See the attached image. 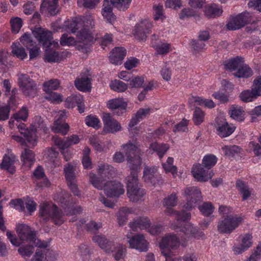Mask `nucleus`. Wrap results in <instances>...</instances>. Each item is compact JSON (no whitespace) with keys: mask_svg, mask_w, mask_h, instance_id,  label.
Returning a JSON list of instances; mask_svg holds the SVG:
<instances>
[{"mask_svg":"<svg viewBox=\"0 0 261 261\" xmlns=\"http://www.w3.org/2000/svg\"><path fill=\"white\" fill-rule=\"evenodd\" d=\"M94 25V17L88 14L82 18L65 21L62 28L66 31L76 34L80 42L84 45H89L93 42L94 39L89 30Z\"/></svg>","mask_w":261,"mask_h":261,"instance_id":"1","label":"nucleus"},{"mask_svg":"<svg viewBox=\"0 0 261 261\" xmlns=\"http://www.w3.org/2000/svg\"><path fill=\"white\" fill-rule=\"evenodd\" d=\"M217 158L213 154H208L204 156L202 164L194 165L192 168V173L194 177L198 181L205 182L211 179L214 175L212 170H209L215 165Z\"/></svg>","mask_w":261,"mask_h":261,"instance_id":"2","label":"nucleus"},{"mask_svg":"<svg viewBox=\"0 0 261 261\" xmlns=\"http://www.w3.org/2000/svg\"><path fill=\"white\" fill-rule=\"evenodd\" d=\"M91 184L98 190H103L105 194L110 197H118L124 194L125 190L123 185L118 181H109L103 183L94 173L89 174Z\"/></svg>","mask_w":261,"mask_h":261,"instance_id":"3","label":"nucleus"},{"mask_svg":"<svg viewBox=\"0 0 261 261\" xmlns=\"http://www.w3.org/2000/svg\"><path fill=\"white\" fill-rule=\"evenodd\" d=\"M16 125L20 134L23 135L29 143L33 146L36 144L37 134L41 132L46 133L47 130L46 125L39 116L34 117L33 123L29 129L25 128V125L24 123L16 124Z\"/></svg>","mask_w":261,"mask_h":261,"instance_id":"4","label":"nucleus"},{"mask_svg":"<svg viewBox=\"0 0 261 261\" xmlns=\"http://www.w3.org/2000/svg\"><path fill=\"white\" fill-rule=\"evenodd\" d=\"M92 240L107 253H112L116 260L124 258L126 251L125 245L110 241L101 235L94 236Z\"/></svg>","mask_w":261,"mask_h":261,"instance_id":"5","label":"nucleus"},{"mask_svg":"<svg viewBox=\"0 0 261 261\" xmlns=\"http://www.w3.org/2000/svg\"><path fill=\"white\" fill-rule=\"evenodd\" d=\"M121 148L126 155L130 170L139 172L142 164L141 155L142 152L139 148L136 141H129L127 143L123 144Z\"/></svg>","mask_w":261,"mask_h":261,"instance_id":"6","label":"nucleus"},{"mask_svg":"<svg viewBox=\"0 0 261 261\" xmlns=\"http://www.w3.org/2000/svg\"><path fill=\"white\" fill-rule=\"evenodd\" d=\"M40 221L45 222L51 219L56 225H61L64 222L62 213L58 210L57 206L52 203L43 202L39 206Z\"/></svg>","mask_w":261,"mask_h":261,"instance_id":"7","label":"nucleus"},{"mask_svg":"<svg viewBox=\"0 0 261 261\" xmlns=\"http://www.w3.org/2000/svg\"><path fill=\"white\" fill-rule=\"evenodd\" d=\"M16 231L20 240L22 242H29L32 243L35 246L40 248H46L47 247L46 242L37 239L35 233L31 229L29 226L25 224L18 225Z\"/></svg>","mask_w":261,"mask_h":261,"instance_id":"8","label":"nucleus"},{"mask_svg":"<svg viewBox=\"0 0 261 261\" xmlns=\"http://www.w3.org/2000/svg\"><path fill=\"white\" fill-rule=\"evenodd\" d=\"M182 195L186 197V203L183 208L191 211L202 201V196L199 189L196 187H189L185 189Z\"/></svg>","mask_w":261,"mask_h":261,"instance_id":"9","label":"nucleus"},{"mask_svg":"<svg viewBox=\"0 0 261 261\" xmlns=\"http://www.w3.org/2000/svg\"><path fill=\"white\" fill-rule=\"evenodd\" d=\"M242 221V219L241 217L227 216L218 223V230L222 233H230L239 225Z\"/></svg>","mask_w":261,"mask_h":261,"instance_id":"10","label":"nucleus"},{"mask_svg":"<svg viewBox=\"0 0 261 261\" xmlns=\"http://www.w3.org/2000/svg\"><path fill=\"white\" fill-rule=\"evenodd\" d=\"M32 33L39 43L42 44L44 47H48L52 44L55 47L58 46L57 42L51 43L52 33L45 29L41 27L35 28Z\"/></svg>","mask_w":261,"mask_h":261,"instance_id":"11","label":"nucleus"},{"mask_svg":"<svg viewBox=\"0 0 261 261\" xmlns=\"http://www.w3.org/2000/svg\"><path fill=\"white\" fill-rule=\"evenodd\" d=\"M250 21V14L247 11H245L234 17H232L230 21L226 24V27L228 30H236L243 28Z\"/></svg>","mask_w":261,"mask_h":261,"instance_id":"12","label":"nucleus"},{"mask_svg":"<svg viewBox=\"0 0 261 261\" xmlns=\"http://www.w3.org/2000/svg\"><path fill=\"white\" fill-rule=\"evenodd\" d=\"M126 237L130 248L136 249L140 252H146L148 250L149 243L143 234H136L130 237L127 234Z\"/></svg>","mask_w":261,"mask_h":261,"instance_id":"13","label":"nucleus"},{"mask_svg":"<svg viewBox=\"0 0 261 261\" xmlns=\"http://www.w3.org/2000/svg\"><path fill=\"white\" fill-rule=\"evenodd\" d=\"M152 24L148 19L141 20L138 23L134 30L135 38L140 40H145L152 28Z\"/></svg>","mask_w":261,"mask_h":261,"instance_id":"14","label":"nucleus"},{"mask_svg":"<svg viewBox=\"0 0 261 261\" xmlns=\"http://www.w3.org/2000/svg\"><path fill=\"white\" fill-rule=\"evenodd\" d=\"M18 84L22 92L26 95H33L35 93L36 86L34 81L26 74H20Z\"/></svg>","mask_w":261,"mask_h":261,"instance_id":"15","label":"nucleus"},{"mask_svg":"<svg viewBox=\"0 0 261 261\" xmlns=\"http://www.w3.org/2000/svg\"><path fill=\"white\" fill-rule=\"evenodd\" d=\"M103 130L107 133H115L121 130L119 122L114 119L109 114L104 113L102 116Z\"/></svg>","mask_w":261,"mask_h":261,"instance_id":"16","label":"nucleus"},{"mask_svg":"<svg viewBox=\"0 0 261 261\" xmlns=\"http://www.w3.org/2000/svg\"><path fill=\"white\" fill-rule=\"evenodd\" d=\"M53 140L56 146L61 150H64L72 145L78 144L80 141V139L77 135H72L68 137L65 140L62 139L57 136H55L53 137Z\"/></svg>","mask_w":261,"mask_h":261,"instance_id":"17","label":"nucleus"},{"mask_svg":"<svg viewBox=\"0 0 261 261\" xmlns=\"http://www.w3.org/2000/svg\"><path fill=\"white\" fill-rule=\"evenodd\" d=\"M46 166L53 169L59 167L61 165V160L59 158V153L54 148H48L46 150Z\"/></svg>","mask_w":261,"mask_h":261,"instance_id":"18","label":"nucleus"},{"mask_svg":"<svg viewBox=\"0 0 261 261\" xmlns=\"http://www.w3.org/2000/svg\"><path fill=\"white\" fill-rule=\"evenodd\" d=\"M66 107L68 108H73L77 105L80 113L84 112L85 105L84 98L80 94H72L67 98L65 101Z\"/></svg>","mask_w":261,"mask_h":261,"instance_id":"19","label":"nucleus"},{"mask_svg":"<svg viewBox=\"0 0 261 261\" xmlns=\"http://www.w3.org/2000/svg\"><path fill=\"white\" fill-rule=\"evenodd\" d=\"M158 168L155 166H145L143 171V178L145 182L155 185L158 181Z\"/></svg>","mask_w":261,"mask_h":261,"instance_id":"20","label":"nucleus"},{"mask_svg":"<svg viewBox=\"0 0 261 261\" xmlns=\"http://www.w3.org/2000/svg\"><path fill=\"white\" fill-rule=\"evenodd\" d=\"M128 225L134 231H137L139 229L147 230L150 225V221L148 217H137L130 221Z\"/></svg>","mask_w":261,"mask_h":261,"instance_id":"21","label":"nucleus"},{"mask_svg":"<svg viewBox=\"0 0 261 261\" xmlns=\"http://www.w3.org/2000/svg\"><path fill=\"white\" fill-rule=\"evenodd\" d=\"M97 173L100 176L99 179L103 181V183L107 179L112 177L115 173L114 168L108 164H100L97 168Z\"/></svg>","mask_w":261,"mask_h":261,"instance_id":"22","label":"nucleus"},{"mask_svg":"<svg viewBox=\"0 0 261 261\" xmlns=\"http://www.w3.org/2000/svg\"><path fill=\"white\" fill-rule=\"evenodd\" d=\"M126 55V50L124 48L122 47H115L110 53V61L111 63L114 64H121Z\"/></svg>","mask_w":261,"mask_h":261,"instance_id":"23","label":"nucleus"},{"mask_svg":"<svg viewBox=\"0 0 261 261\" xmlns=\"http://www.w3.org/2000/svg\"><path fill=\"white\" fill-rule=\"evenodd\" d=\"M150 109L141 108L132 117L129 124L128 129L129 132H133V127L137 125L141 120L145 118L150 114Z\"/></svg>","mask_w":261,"mask_h":261,"instance_id":"24","label":"nucleus"},{"mask_svg":"<svg viewBox=\"0 0 261 261\" xmlns=\"http://www.w3.org/2000/svg\"><path fill=\"white\" fill-rule=\"evenodd\" d=\"M145 194V190L139 186L127 189V196L129 200L133 202L142 201Z\"/></svg>","mask_w":261,"mask_h":261,"instance_id":"25","label":"nucleus"},{"mask_svg":"<svg viewBox=\"0 0 261 261\" xmlns=\"http://www.w3.org/2000/svg\"><path fill=\"white\" fill-rule=\"evenodd\" d=\"M111 1L105 0L102 9V15L108 22L112 23L115 20V16L113 13Z\"/></svg>","mask_w":261,"mask_h":261,"instance_id":"26","label":"nucleus"},{"mask_svg":"<svg viewBox=\"0 0 261 261\" xmlns=\"http://www.w3.org/2000/svg\"><path fill=\"white\" fill-rule=\"evenodd\" d=\"M180 230L186 236L194 238H199L204 236L203 232L200 231L198 227H194L190 223H187Z\"/></svg>","mask_w":261,"mask_h":261,"instance_id":"27","label":"nucleus"},{"mask_svg":"<svg viewBox=\"0 0 261 261\" xmlns=\"http://www.w3.org/2000/svg\"><path fill=\"white\" fill-rule=\"evenodd\" d=\"M21 161L23 166L31 168L36 161L35 155L32 150L25 149L21 153Z\"/></svg>","mask_w":261,"mask_h":261,"instance_id":"28","label":"nucleus"},{"mask_svg":"<svg viewBox=\"0 0 261 261\" xmlns=\"http://www.w3.org/2000/svg\"><path fill=\"white\" fill-rule=\"evenodd\" d=\"M252 237L250 234H246L242 238V243L239 246H235L233 251L236 254H239L246 250L252 246L251 241Z\"/></svg>","mask_w":261,"mask_h":261,"instance_id":"29","label":"nucleus"},{"mask_svg":"<svg viewBox=\"0 0 261 261\" xmlns=\"http://www.w3.org/2000/svg\"><path fill=\"white\" fill-rule=\"evenodd\" d=\"M244 62L243 58L237 56L226 61L224 66L225 69L233 71L238 70Z\"/></svg>","mask_w":261,"mask_h":261,"instance_id":"30","label":"nucleus"},{"mask_svg":"<svg viewBox=\"0 0 261 261\" xmlns=\"http://www.w3.org/2000/svg\"><path fill=\"white\" fill-rule=\"evenodd\" d=\"M133 213L132 208L128 207H121L116 214L117 219L119 226L124 225L128 219L129 214Z\"/></svg>","mask_w":261,"mask_h":261,"instance_id":"31","label":"nucleus"},{"mask_svg":"<svg viewBox=\"0 0 261 261\" xmlns=\"http://www.w3.org/2000/svg\"><path fill=\"white\" fill-rule=\"evenodd\" d=\"M74 84L76 88L83 92L89 91L91 88V79L87 76L76 79Z\"/></svg>","mask_w":261,"mask_h":261,"instance_id":"32","label":"nucleus"},{"mask_svg":"<svg viewBox=\"0 0 261 261\" xmlns=\"http://www.w3.org/2000/svg\"><path fill=\"white\" fill-rule=\"evenodd\" d=\"M180 245L179 239L175 234H166L164 237V251L166 248L175 249Z\"/></svg>","mask_w":261,"mask_h":261,"instance_id":"33","label":"nucleus"},{"mask_svg":"<svg viewBox=\"0 0 261 261\" xmlns=\"http://www.w3.org/2000/svg\"><path fill=\"white\" fill-rule=\"evenodd\" d=\"M15 162V158L14 156L5 155L4 156L2 164L0 165V167L2 169L7 170L11 173H13L15 171V166L14 165Z\"/></svg>","mask_w":261,"mask_h":261,"instance_id":"34","label":"nucleus"},{"mask_svg":"<svg viewBox=\"0 0 261 261\" xmlns=\"http://www.w3.org/2000/svg\"><path fill=\"white\" fill-rule=\"evenodd\" d=\"M236 187L242 195L243 201L247 200L251 196L252 191L244 181L237 180Z\"/></svg>","mask_w":261,"mask_h":261,"instance_id":"35","label":"nucleus"},{"mask_svg":"<svg viewBox=\"0 0 261 261\" xmlns=\"http://www.w3.org/2000/svg\"><path fill=\"white\" fill-rule=\"evenodd\" d=\"M33 177L37 180H42V182L37 183V187L41 188L44 186H48L49 182L48 180L45 177V173L43 168L41 166H38L33 173Z\"/></svg>","mask_w":261,"mask_h":261,"instance_id":"36","label":"nucleus"},{"mask_svg":"<svg viewBox=\"0 0 261 261\" xmlns=\"http://www.w3.org/2000/svg\"><path fill=\"white\" fill-rule=\"evenodd\" d=\"M223 10L216 4H211L205 7L204 13L208 18H215L221 15Z\"/></svg>","mask_w":261,"mask_h":261,"instance_id":"37","label":"nucleus"},{"mask_svg":"<svg viewBox=\"0 0 261 261\" xmlns=\"http://www.w3.org/2000/svg\"><path fill=\"white\" fill-rule=\"evenodd\" d=\"M229 114L231 118L239 121H243L244 119L245 112L240 106H231Z\"/></svg>","mask_w":261,"mask_h":261,"instance_id":"38","label":"nucleus"},{"mask_svg":"<svg viewBox=\"0 0 261 261\" xmlns=\"http://www.w3.org/2000/svg\"><path fill=\"white\" fill-rule=\"evenodd\" d=\"M253 74V71L251 68L244 62L239 68L237 72L233 73L234 76L238 78H248Z\"/></svg>","mask_w":261,"mask_h":261,"instance_id":"39","label":"nucleus"},{"mask_svg":"<svg viewBox=\"0 0 261 261\" xmlns=\"http://www.w3.org/2000/svg\"><path fill=\"white\" fill-rule=\"evenodd\" d=\"M76 165L73 163H69L65 165L64 173L67 181L75 180Z\"/></svg>","mask_w":261,"mask_h":261,"instance_id":"40","label":"nucleus"},{"mask_svg":"<svg viewBox=\"0 0 261 261\" xmlns=\"http://www.w3.org/2000/svg\"><path fill=\"white\" fill-rule=\"evenodd\" d=\"M58 0H44L41 5V10H46L51 15H55L57 11Z\"/></svg>","mask_w":261,"mask_h":261,"instance_id":"41","label":"nucleus"},{"mask_svg":"<svg viewBox=\"0 0 261 261\" xmlns=\"http://www.w3.org/2000/svg\"><path fill=\"white\" fill-rule=\"evenodd\" d=\"M69 126L67 123L59 120H56L51 127V130L56 133H61L63 135L67 134Z\"/></svg>","mask_w":261,"mask_h":261,"instance_id":"42","label":"nucleus"},{"mask_svg":"<svg viewBox=\"0 0 261 261\" xmlns=\"http://www.w3.org/2000/svg\"><path fill=\"white\" fill-rule=\"evenodd\" d=\"M108 107L111 109H118L121 113H123L127 106V104L122 98H116L109 101Z\"/></svg>","mask_w":261,"mask_h":261,"instance_id":"43","label":"nucleus"},{"mask_svg":"<svg viewBox=\"0 0 261 261\" xmlns=\"http://www.w3.org/2000/svg\"><path fill=\"white\" fill-rule=\"evenodd\" d=\"M167 214L168 215L175 216L176 219L181 221H187L190 220L191 218V214L190 212H187L185 210H181L180 211H176L173 208H169L167 211Z\"/></svg>","mask_w":261,"mask_h":261,"instance_id":"44","label":"nucleus"},{"mask_svg":"<svg viewBox=\"0 0 261 261\" xmlns=\"http://www.w3.org/2000/svg\"><path fill=\"white\" fill-rule=\"evenodd\" d=\"M46 49L45 53L44 60L45 62L52 63L58 62L61 60V57L59 53L53 49L49 48Z\"/></svg>","mask_w":261,"mask_h":261,"instance_id":"45","label":"nucleus"},{"mask_svg":"<svg viewBox=\"0 0 261 261\" xmlns=\"http://www.w3.org/2000/svg\"><path fill=\"white\" fill-rule=\"evenodd\" d=\"M234 126H230L227 122H225L218 128V135L222 138L230 136L234 130Z\"/></svg>","mask_w":261,"mask_h":261,"instance_id":"46","label":"nucleus"},{"mask_svg":"<svg viewBox=\"0 0 261 261\" xmlns=\"http://www.w3.org/2000/svg\"><path fill=\"white\" fill-rule=\"evenodd\" d=\"M139 172L130 171V174L126 178L127 189L139 186L138 176Z\"/></svg>","mask_w":261,"mask_h":261,"instance_id":"47","label":"nucleus"},{"mask_svg":"<svg viewBox=\"0 0 261 261\" xmlns=\"http://www.w3.org/2000/svg\"><path fill=\"white\" fill-rule=\"evenodd\" d=\"M60 85V82L58 79H51L44 83L43 90L46 93H49L58 89Z\"/></svg>","mask_w":261,"mask_h":261,"instance_id":"48","label":"nucleus"},{"mask_svg":"<svg viewBox=\"0 0 261 261\" xmlns=\"http://www.w3.org/2000/svg\"><path fill=\"white\" fill-rule=\"evenodd\" d=\"M113 7L119 11H125L128 9L132 0H111Z\"/></svg>","mask_w":261,"mask_h":261,"instance_id":"49","label":"nucleus"},{"mask_svg":"<svg viewBox=\"0 0 261 261\" xmlns=\"http://www.w3.org/2000/svg\"><path fill=\"white\" fill-rule=\"evenodd\" d=\"M254 90L252 88L251 90H245L243 91L240 95L241 99L244 102H250L256 98L258 95H256Z\"/></svg>","mask_w":261,"mask_h":261,"instance_id":"50","label":"nucleus"},{"mask_svg":"<svg viewBox=\"0 0 261 261\" xmlns=\"http://www.w3.org/2000/svg\"><path fill=\"white\" fill-rule=\"evenodd\" d=\"M12 52L17 58L21 60H23L27 57V54L25 53L24 48L19 44H13L12 45Z\"/></svg>","mask_w":261,"mask_h":261,"instance_id":"51","label":"nucleus"},{"mask_svg":"<svg viewBox=\"0 0 261 261\" xmlns=\"http://www.w3.org/2000/svg\"><path fill=\"white\" fill-rule=\"evenodd\" d=\"M178 201V197L175 193H172L170 196L164 198V205L167 206V210H164V213L167 214V211L169 208L176 205Z\"/></svg>","mask_w":261,"mask_h":261,"instance_id":"52","label":"nucleus"},{"mask_svg":"<svg viewBox=\"0 0 261 261\" xmlns=\"http://www.w3.org/2000/svg\"><path fill=\"white\" fill-rule=\"evenodd\" d=\"M110 86L112 90L118 92H124L127 88V85L119 80H115L111 82Z\"/></svg>","mask_w":261,"mask_h":261,"instance_id":"53","label":"nucleus"},{"mask_svg":"<svg viewBox=\"0 0 261 261\" xmlns=\"http://www.w3.org/2000/svg\"><path fill=\"white\" fill-rule=\"evenodd\" d=\"M173 159L171 157H169L166 163H164V171L167 173H171L173 177H175L177 174V167L176 166L173 165Z\"/></svg>","mask_w":261,"mask_h":261,"instance_id":"54","label":"nucleus"},{"mask_svg":"<svg viewBox=\"0 0 261 261\" xmlns=\"http://www.w3.org/2000/svg\"><path fill=\"white\" fill-rule=\"evenodd\" d=\"M34 251V247L32 245H22L18 249V252L24 258L30 257Z\"/></svg>","mask_w":261,"mask_h":261,"instance_id":"55","label":"nucleus"},{"mask_svg":"<svg viewBox=\"0 0 261 261\" xmlns=\"http://www.w3.org/2000/svg\"><path fill=\"white\" fill-rule=\"evenodd\" d=\"M152 46L155 49L156 54L158 55L163 54V44L159 39L158 36L154 35L152 37Z\"/></svg>","mask_w":261,"mask_h":261,"instance_id":"56","label":"nucleus"},{"mask_svg":"<svg viewBox=\"0 0 261 261\" xmlns=\"http://www.w3.org/2000/svg\"><path fill=\"white\" fill-rule=\"evenodd\" d=\"M17 90L16 89H13L11 91V94L10 95L9 99L8 101V105H6L11 109H15L18 104V97L16 96L17 94Z\"/></svg>","mask_w":261,"mask_h":261,"instance_id":"57","label":"nucleus"},{"mask_svg":"<svg viewBox=\"0 0 261 261\" xmlns=\"http://www.w3.org/2000/svg\"><path fill=\"white\" fill-rule=\"evenodd\" d=\"M37 247L31 261H46V253L45 250L46 248Z\"/></svg>","mask_w":261,"mask_h":261,"instance_id":"58","label":"nucleus"},{"mask_svg":"<svg viewBox=\"0 0 261 261\" xmlns=\"http://www.w3.org/2000/svg\"><path fill=\"white\" fill-rule=\"evenodd\" d=\"M199 209L204 216H208L213 213L214 207L211 202H206L199 206Z\"/></svg>","mask_w":261,"mask_h":261,"instance_id":"59","label":"nucleus"},{"mask_svg":"<svg viewBox=\"0 0 261 261\" xmlns=\"http://www.w3.org/2000/svg\"><path fill=\"white\" fill-rule=\"evenodd\" d=\"M85 123L88 126L96 129H98L101 126L99 120L95 116L89 115L87 116L85 119Z\"/></svg>","mask_w":261,"mask_h":261,"instance_id":"60","label":"nucleus"},{"mask_svg":"<svg viewBox=\"0 0 261 261\" xmlns=\"http://www.w3.org/2000/svg\"><path fill=\"white\" fill-rule=\"evenodd\" d=\"M100 1V0H77V4L80 7L93 9Z\"/></svg>","mask_w":261,"mask_h":261,"instance_id":"61","label":"nucleus"},{"mask_svg":"<svg viewBox=\"0 0 261 261\" xmlns=\"http://www.w3.org/2000/svg\"><path fill=\"white\" fill-rule=\"evenodd\" d=\"M204 116V112L199 108L196 107L194 112L193 117V120L195 124L197 125L200 124L203 121Z\"/></svg>","mask_w":261,"mask_h":261,"instance_id":"62","label":"nucleus"},{"mask_svg":"<svg viewBox=\"0 0 261 261\" xmlns=\"http://www.w3.org/2000/svg\"><path fill=\"white\" fill-rule=\"evenodd\" d=\"M48 94L45 96V98L51 102L54 103H58L63 100V96L57 92H53L52 91L47 93Z\"/></svg>","mask_w":261,"mask_h":261,"instance_id":"63","label":"nucleus"},{"mask_svg":"<svg viewBox=\"0 0 261 261\" xmlns=\"http://www.w3.org/2000/svg\"><path fill=\"white\" fill-rule=\"evenodd\" d=\"M10 22L12 32L18 33L22 25V19L19 17H15L11 19Z\"/></svg>","mask_w":261,"mask_h":261,"instance_id":"64","label":"nucleus"}]
</instances>
